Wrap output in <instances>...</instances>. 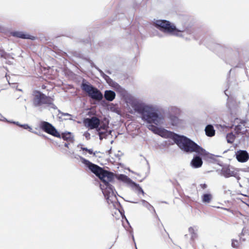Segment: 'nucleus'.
Instances as JSON below:
<instances>
[{
  "label": "nucleus",
  "instance_id": "f257e3e1",
  "mask_svg": "<svg viewBox=\"0 0 249 249\" xmlns=\"http://www.w3.org/2000/svg\"><path fill=\"white\" fill-rule=\"evenodd\" d=\"M112 87L131 106L136 112L141 115L142 121H146L149 123H154L156 124L162 123V116L158 112V108L155 105L146 104L136 99L128 94L117 83H114Z\"/></svg>",
  "mask_w": 249,
  "mask_h": 249
},
{
  "label": "nucleus",
  "instance_id": "f03ea898",
  "mask_svg": "<svg viewBox=\"0 0 249 249\" xmlns=\"http://www.w3.org/2000/svg\"><path fill=\"white\" fill-rule=\"evenodd\" d=\"M82 163L85 164L89 169L101 180L100 187L105 197L112 202L116 200V198L113 192V187L111 184L114 179L113 173L106 170L103 168L92 163L88 160L79 156Z\"/></svg>",
  "mask_w": 249,
  "mask_h": 249
},
{
  "label": "nucleus",
  "instance_id": "7ed1b4c3",
  "mask_svg": "<svg viewBox=\"0 0 249 249\" xmlns=\"http://www.w3.org/2000/svg\"><path fill=\"white\" fill-rule=\"evenodd\" d=\"M206 46L216 52L226 63L232 66H236L239 63L241 53V49L239 47L222 45L213 42L206 44Z\"/></svg>",
  "mask_w": 249,
  "mask_h": 249
},
{
  "label": "nucleus",
  "instance_id": "20e7f679",
  "mask_svg": "<svg viewBox=\"0 0 249 249\" xmlns=\"http://www.w3.org/2000/svg\"><path fill=\"white\" fill-rule=\"evenodd\" d=\"M167 136L174 141L178 146L186 153L196 152L201 156H207L209 153L195 142L184 135H180L173 132Z\"/></svg>",
  "mask_w": 249,
  "mask_h": 249
},
{
  "label": "nucleus",
  "instance_id": "39448f33",
  "mask_svg": "<svg viewBox=\"0 0 249 249\" xmlns=\"http://www.w3.org/2000/svg\"><path fill=\"white\" fill-rule=\"evenodd\" d=\"M32 104L33 107L39 112L46 109H57V107L53 104V98L38 90H35L33 92Z\"/></svg>",
  "mask_w": 249,
  "mask_h": 249
},
{
  "label": "nucleus",
  "instance_id": "423d86ee",
  "mask_svg": "<svg viewBox=\"0 0 249 249\" xmlns=\"http://www.w3.org/2000/svg\"><path fill=\"white\" fill-rule=\"evenodd\" d=\"M154 24L155 26L161 32L177 36H182L180 33L189 35L193 33L192 29L187 27H182L181 29H179L166 20H157Z\"/></svg>",
  "mask_w": 249,
  "mask_h": 249
},
{
  "label": "nucleus",
  "instance_id": "0eeeda50",
  "mask_svg": "<svg viewBox=\"0 0 249 249\" xmlns=\"http://www.w3.org/2000/svg\"><path fill=\"white\" fill-rule=\"evenodd\" d=\"M81 88L92 99L99 102L103 99V95L101 91L84 79L82 82Z\"/></svg>",
  "mask_w": 249,
  "mask_h": 249
},
{
  "label": "nucleus",
  "instance_id": "6e6552de",
  "mask_svg": "<svg viewBox=\"0 0 249 249\" xmlns=\"http://www.w3.org/2000/svg\"><path fill=\"white\" fill-rule=\"evenodd\" d=\"M157 108L158 112L163 117V121H162V123H161L160 124H154V123H149L146 121H143L144 122H146L149 125L148 126V128L151 130L152 132H153L155 134H157L159 135H160L162 138H165V139H170V137H167V136H168V135H170V133H173V132L170 131L169 130H166L164 128H160L157 127L156 126L152 124H154L156 125H160L163 124L164 121V118L163 117V115L160 112V110H159V108L157 106H155Z\"/></svg>",
  "mask_w": 249,
  "mask_h": 249
},
{
  "label": "nucleus",
  "instance_id": "1a4fd4ad",
  "mask_svg": "<svg viewBox=\"0 0 249 249\" xmlns=\"http://www.w3.org/2000/svg\"><path fill=\"white\" fill-rule=\"evenodd\" d=\"M40 128L44 132L57 138H60V133L50 123L46 121L41 122Z\"/></svg>",
  "mask_w": 249,
  "mask_h": 249
},
{
  "label": "nucleus",
  "instance_id": "9d476101",
  "mask_svg": "<svg viewBox=\"0 0 249 249\" xmlns=\"http://www.w3.org/2000/svg\"><path fill=\"white\" fill-rule=\"evenodd\" d=\"M100 122L99 119L95 116L92 117L91 118H85L83 120L85 126L90 129L98 128L99 125H100Z\"/></svg>",
  "mask_w": 249,
  "mask_h": 249
},
{
  "label": "nucleus",
  "instance_id": "9b49d317",
  "mask_svg": "<svg viewBox=\"0 0 249 249\" xmlns=\"http://www.w3.org/2000/svg\"><path fill=\"white\" fill-rule=\"evenodd\" d=\"M108 127L107 124H104L100 126H99L98 128H96V130L98 132L99 138L101 140L103 138H106L108 135L111 134V131L109 132H108L107 131Z\"/></svg>",
  "mask_w": 249,
  "mask_h": 249
},
{
  "label": "nucleus",
  "instance_id": "f8f14e48",
  "mask_svg": "<svg viewBox=\"0 0 249 249\" xmlns=\"http://www.w3.org/2000/svg\"><path fill=\"white\" fill-rule=\"evenodd\" d=\"M10 35L14 37L21 39H28L34 40L36 38L34 36L22 31H12L10 32Z\"/></svg>",
  "mask_w": 249,
  "mask_h": 249
},
{
  "label": "nucleus",
  "instance_id": "ddd939ff",
  "mask_svg": "<svg viewBox=\"0 0 249 249\" xmlns=\"http://www.w3.org/2000/svg\"><path fill=\"white\" fill-rule=\"evenodd\" d=\"M200 154H197L194 155L190 163L191 166L193 168H198L202 166L203 161L202 158L200 157Z\"/></svg>",
  "mask_w": 249,
  "mask_h": 249
},
{
  "label": "nucleus",
  "instance_id": "4468645a",
  "mask_svg": "<svg viewBox=\"0 0 249 249\" xmlns=\"http://www.w3.org/2000/svg\"><path fill=\"white\" fill-rule=\"evenodd\" d=\"M236 158L238 161L244 162L249 159V155L246 150H239L236 154Z\"/></svg>",
  "mask_w": 249,
  "mask_h": 249
},
{
  "label": "nucleus",
  "instance_id": "2eb2a0df",
  "mask_svg": "<svg viewBox=\"0 0 249 249\" xmlns=\"http://www.w3.org/2000/svg\"><path fill=\"white\" fill-rule=\"evenodd\" d=\"M197 231L198 228L196 226L190 227L188 228V232L191 236V244L197 238Z\"/></svg>",
  "mask_w": 249,
  "mask_h": 249
},
{
  "label": "nucleus",
  "instance_id": "dca6fc26",
  "mask_svg": "<svg viewBox=\"0 0 249 249\" xmlns=\"http://www.w3.org/2000/svg\"><path fill=\"white\" fill-rule=\"evenodd\" d=\"M13 54L8 53L5 52L3 49L2 46L0 44V57L3 58L5 59L8 60L6 62L7 64H11L12 62L9 60L10 59H14V57L12 56Z\"/></svg>",
  "mask_w": 249,
  "mask_h": 249
},
{
  "label": "nucleus",
  "instance_id": "f3484780",
  "mask_svg": "<svg viewBox=\"0 0 249 249\" xmlns=\"http://www.w3.org/2000/svg\"><path fill=\"white\" fill-rule=\"evenodd\" d=\"M115 92L111 90H107L105 91L104 97L109 102L112 101L115 98Z\"/></svg>",
  "mask_w": 249,
  "mask_h": 249
},
{
  "label": "nucleus",
  "instance_id": "a211bd4d",
  "mask_svg": "<svg viewBox=\"0 0 249 249\" xmlns=\"http://www.w3.org/2000/svg\"><path fill=\"white\" fill-rule=\"evenodd\" d=\"M221 174L225 178H229L235 175L234 172L231 171L229 167H223L221 170Z\"/></svg>",
  "mask_w": 249,
  "mask_h": 249
},
{
  "label": "nucleus",
  "instance_id": "6ab92c4d",
  "mask_svg": "<svg viewBox=\"0 0 249 249\" xmlns=\"http://www.w3.org/2000/svg\"><path fill=\"white\" fill-rule=\"evenodd\" d=\"M113 191L114 195L116 198V200L114 201V202H112L110 200L107 199V198L106 197H105L107 199V202L108 203V204H112V205L114 208L118 209V210H119V211H120V210H119V208L121 207V204H120V202L118 201V199H117V196L116 195V194H117V192L116 191L115 189H114V187L113 186Z\"/></svg>",
  "mask_w": 249,
  "mask_h": 249
},
{
  "label": "nucleus",
  "instance_id": "aec40b11",
  "mask_svg": "<svg viewBox=\"0 0 249 249\" xmlns=\"http://www.w3.org/2000/svg\"><path fill=\"white\" fill-rule=\"evenodd\" d=\"M61 137L60 138L63 139L64 141L73 142V136L72 134L70 132H65L62 133L60 135Z\"/></svg>",
  "mask_w": 249,
  "mask_h": 249
},
{
  "label": "nucleus",
  "instance_id": "412c9836",
  "mask_svg": "<svg viewBox=\"0 0 249 249\" xmlns=\"http://www.w3.org/2000/svg\"><path fill=\"white\" fill-rule=\"evenodd\" d=\"M206 135L209 137H212L215 134V130L213 125L211 124L207 125L205 129Z\"/></svg>",
  "mask_w": 249,
  "mask_h": 249
},
{
  "label": "nucleus",
  "instance_id": "4be33fe9",
  "mask_svg": "<svg viewBox=\"0 0 249 249\" xmlns=\"http://www.w3.org/2000/svg\"><path fill=\"white\" fill-rule=\"evenodd\" d=\"M213 199L212 195L210 193L204 194L201 196V200L203 203H209Z\"/></svg>",
  "mask_w": 249,
  "mask_h": 249
},
{
  "label": "nucleus",
  "instance_id": "5701e85b",
  "mask_svg": "<svg viewBox=\"0 0 249 249\" xmlns=\"http://www.w3.org/2000/svg\"><path fill=\"white\" fill-rule=\"evenodd\" d=\"M118 179L120 180H121L125 183L130 184V185L133 183V181H132L129 178H128L127 176L121 174L118 177Z\"/></svg>",
  "mask_w": 249,
  "mask_h": 249
},
{
  "label": "nucleus",
  "instance_id": "b1692460",
  "mask_svg": "<svg viewBox=\"0 0 249 249\" xmlns=\"http://www.w3.org/2000/svg\"><path fill=\"white\" fill-rule=\"evenodd\" d=\"M245 125L243 123H240V124L235 125L234 128V131L237 134L241 133H243L246 130V128L244 127Z\"/></svg>",
  "mask_w": 249,
  "mask_h": 249
},
{
  "label": "nucleus",
  "instance_id": "393cba45",
  "mask_svg": "<svg viewBox=\"0 0 249 249\" xmlns=\"http://www.w3.org/2000/svg\"><path fill=\"white\" fill-rule=\"evenodd\" d=\"M141 202L144 207H146L150 212H153L155 214H156L155 210L149 202L143 199H142Z\"/></svg>",
  "mask_w": 249,
  "mask_h": 249
},
{
  "label": "nucleus",
  "instance_id": "a878e982",
  "mask_svg": "<svg viewBox=\"0 0 249 249\" xmlns=\"http://www.w3.org/2000/svg\"><path fill=\"white\" fill-rule=\"evenodd\" d=\"M131 187L135 188V190L137 191L138 194H139L140 193L142 194L143 195H144V192L142 187L139 185V184H137L135 182H133V183L131 185Z\"/></svg>",
  "mask_w": 249,
  "mask_h": 249
},
{
  "label": "nucleus",
  "instance_id": "bb28decb",
  "mask_svg": "<svg viewBox=\"0 0 249 249\" xmlns=\"http://www.w3.org/2000/svg\"><path fill=\"white\" fill-rule=\"evenodd\" d=\"M169 119L172 125L177 126L179 123V119L176 116L171 115Z\"/></svg>",
  "mask_w": 249,
  "mask_h": 249
},
{
  "label": "nucleus",
  "instance_id": "cd10ccee",
  "mask_svg": "<svg viewBox=\"0 0 249 249\" xmlns=\"http://www.w3.org/2000/svg\"><path fill=\"white\" fill-rule=\"evenodd\" d=\"M235 138V136L232 132L229 133L227 134L226 139L227 142L230 143H232L234 142Z\"/></svg>",
  "mask_w": 249,
  "mask_h": 249
},
{
  "label": "nucleus",
  "instance_id": "c85d7f7f",
  "mask_svg": "<svg viewBox=\"0 0 249 249\" xmlns=\"http://www.w3.org/2000/svg\"><path fill=\"white\" fill-rule=\"evenodd\" d=\"M104 79L106 81L107 83H108L109 85L113 87L114 83L116 82H114L112 79L110 78V77L107 75H104Z\"/></svg>",
  "mask_w": 249,
  "mask_h": 249
},
{
  "label": "nucleus",
  "instance_id": "c756f323",
  "mask_svg": "<svg viewBox=\"0 0 249 249\" xmlns=\"http://www.w3.org/2000/svg\"><path fill=\"white\" fill-rule=\"evenodd\" d=\"M104 79L106 81L107 83H108L109 85L113 87L114 83L116 82H114L112 79L110 78V77L107 75H104Z\"/></svg>",
  "mask_w": 249,
  "mask_h": 249
},
{
  "label": "nucleus",
  "instance_id": "7c9ffc66",
  "mask_svg": "<svg viewBox=\"0 0 249 249\" xmlns=\"http://www.w3.org/2000/svg\"><path fill=\"white\" fill-rule=\"evenodd\" d=\"M228 91V89H226L225 91H224V93L225 94V95L228 96V100H227V107L228 108V109L230 110H231L232 108H231V107L230 106V99L229 98V95L227 93V92Z\"/></svg>",
  "mask_w": 249,
  "mask_h": 249
},
{
  "label": "nucleus",
  "instance_id": "2f4dec72",
  "mask_svg": "<svg viewBox=\"0 0 249 249\" xmlns=\"http://www.w3.org/2000/svg\"><path fill=\"white\" fill-rule=\"evenodd\" d=\"M239 242L237 240L232 239L231 242V246L233 248H237L238 247Z\"/></svg>",
  "mask_w": 249,
  "mask_h": 249
},
{
  "label": "nucleus",
  "instance_id": "473e14b6",
  "mask_svg": "<svg viewBox=\"0 0 249 249\" xmlns=\"http://www.w3.org/2000/svg\"><path fill=\"white\" fill-rule=\"evenodd\" d=\"M20 127H22L25 129H28L29 131L32 132V128L27 124L20 125Z\"/></svg>",
  "mask_w": 249,
  "mask_h": 249
},
{
  "label": "nucleus",
  "instance_id": "72a5a7b5",
  "mask_svg": "<svg viewBox=\"0 0 249 249\" xmlns=\"http://www.w3.org/2000/svg\"><path fill=\"white\" fill-rule=\"evenodd\" d=\"M96 69L100 72L101 76L104 78V75H106L105 73L101 70L98 67H96Z\"/></svg>",
  "mask_w": 249,
  "mask_h": 249
},
{
  "label": "nucleus",
  "instance_id": "f704fd0d",
  "mask_svg": "<svg viewBox=\"0 0 249 249\" xmlns=\"http://www.w3.org/2000/svg\"><path fill=\"white\" fill-rule=\"evenodd\" d=\"M96 69L100 72L101 76L104 78V75H106L105 73L101 70L98 67H96Z\"/></svg>",
  "mask_w": 249,
  "mask_h": 249
},
{
  "label": "nucleus",
  "instance_id": "c9c22d12",
  "mask_svg": "<svg viewBox=\"0 0 249 249\" xmlns=\"http://www.w3.org/2000/svg\"><path fill=\"white\" fill-rule=\"evenodd\" d=\"M96 69L100 72L101 76L104 78V75H106L105 73L101 70L98 67H96Z\"/></svg>",
  "mask_w": 249,
  "mask_h": 249
},
{
  "label": "nucleus",
  "instance_id": "e433bc0d",
  "mask_svg": "<svg viewBox=\"0 0 249 249\" xmlns=\"http://www.w3.org/2000/svg\"><path fill=\"white\" fill-rule=\"evenodd\" d=\"M58 112H59V114H61L62 115V116H71V115L69 114V113H64V112H61L60 110H58Z\"/></svg>",
  "mask_w": 249,
  "mask_h": 249
},
{
  "label": "nucleus",
  "instance_id": "4c0bfd02",
  "mask_svg": "<svg viewBox=\"0 0 249 249\" xmlns=\"http://www.w3.org/2000/svg\"><path fill=\"white\" fill-rule=\"evenodd\" d=\"M88 152L89 154H93L94 156H95V152H93V150L92 149H89Z\"/></svg>",
  "mask_w": 249,
  "mask_h": 249
},
{
  "label": "nucleus",
  "instance_id": "58836bf2",
  "mask_svg": "<svg viewBox=\"0 0 249 249\" xmlns=\"http://www.w3.org/2000/svg\"><path fill=\"white\" fill-rule=\"evenodd\" d=\"M200 186L201 187V188L203 189H206L207 187V185L205 183H203V184H200Z\"/></svg>",
  "mask_w": 249,
  "mask_h": 249
},
{
  "label": "nucleus",
  "instance_id": "ea45409f",
  "mask_svg": "<svg viewBox=\"0 0 249 249\" xmlns=\"http://www.w3.org/2000/svg\"><path fill=\"white\" fill-rule=\"evenodd\" d=\"M89 62L90 64V66L91 67H94L96 69V67L97 66L94 64V63L91 60H89Z\"/></svg>",
  "mask_w": 249,
  "mask_h": 249
},
{
  "label": "nucleus",
  "instance_id": "a19ab883",
  "mask_svg": "<svg viewBox=\"0 0 249 249\" xmlns=\"http://www.w3.org/2000/svg\"><path fill=\"white\" fill-rule=\"evenodd\" d=\"M10 122L12 123H13L14 124H16V125H18L19 126H20V125H21V124H20V123L18 122H14V121H13V122Z\"/></svg>",
  "mask_w": 249,
  "mask_h": 249
},
{
  "label": "nucleus",
  "instance_id": "79ce46f5",
  "mask_svg": "<svg viewBox=\"0 0 249 249\" xmlns=\"http://www.w3.org/2000/svg\"><path fill=\"white\" fill-rule=\"evenodd\" d=\"M81 149L83 150V151H88V150L89 149L87 148V147H81Z\"/></svg>",
  "mask_w": 249,
  "mask_h": 249
},
{
  "label": "nucleus",
  "instance_id": "37998d69",
  "mask_svg": "<svg viewBox=\"0 0 249 249\" xmlns=\"http://www.w3.org/2000/svg\"><path fill=\"white\" fill-rule=\"evenodd\" d=\"M231 86V84L230 83V80H228V89H229Z\"/></svg>",
  "mask_w": 249,
  "mask_h": 249
},
{
  "label": "nucleus",
  "instance_id": "c03bdc74",
  "mask_svg": "<svg viewBox=\"0 0 249 249\" xmlns=\"http://www.w3.org/2000/svg\"><path fill=\"white\" fill-rule=\"evenodd\" d=\"M89 136H90L89 134L87 133V134H86L85 137L87 139H89L88 137H89Z\"/></svg>",
  "mask_w": 249,
  "mask_h": 249
},
{
  "label": "nucleus",
  "instance_id": "a18cd8bd",
  "mask_svg": "<svg viewBox=\"0 0 249 249\" xmlns=\"http://www.w3.org/2000/svg\"><path fill=\"white\" fill-rule=\"evenodd\" d=\"M69 143H65L64 144V146L66 147H69Z\"/></svg>",
  "mask_w": 249,
  "mask_h": 249
},
{
  "label": "nucleus",
  "instance_id": "49530a36",
  "mask_svg": "<svg viewBox=\"0 0 249 249\" xmlns=\"http://www.w3.org/2000/svg\"><path fill=\"white\" fill-rule=\"evenodd\" d=\"M32 132H33V133H35V134H38V135H41L40 134H38V132H37L33 131L32 130Z\"/></svg>",
  "mask_w": 249,
  "mask_h": 249
},
{
  "label": "nucleus",
  "instance_id": "de8ad7c7",
  "mask_svg": "<svg viewBox=\"0 0 249 249\" xmlns=\"http://www.w3.org/2000/svg\"><path fill=\"white\" fill-rule=\"evenodd\" d=\"M106 72L108 74H111V72L109 71H107Z\"/></svg>",
  "mask_w": 249,
  "mask_h": 249
},
{
  "label": "nucleus",
  "instance_id": "09e8293b",
  "mask_svg": "<svg viewBox=\"0 0 249 249\" xmlns=\"http://www.w3.org/2000/svg\"><path fill=\"white\" fill-rule=\"evenodd\" d=\"M243 231H244V229H243L242 231V234H243V235H244V232H243Z\"/></svg>",
  "mask_w": 249,
  "mask_h": 249
},
{
  "label": "nucleus",
  "instance_id": "8fccbe9b",
  "mask_svg": "<svg viewBox=\"0 0 249 249\" xmlns=\"http://www.w3.org/2000/svg\"><path fill=\"white\" fill-rule=\"evenodd\" d=\"M184 236H185V237L187 238L188 237V235L187 234H185Z\"/></svg>",
  "mask_w": 249,
  "mask_h": 249
},
{
  "label": "nucleus",
  "instance_id": "3c124183",
  "mask_svg": "<svg viewBox=\"0 0 249 249\" xmlns=\"http://www.w3.org/2000/svg\"><path fill=\"white\" fill-rule=\"evenodd\" d=\"M132 238H133V240L134 241V237L133 235H132Z\"/></svg>",
  "mask_w": 249,
  "mask_h": 249
},
{
  "label": "nucleus",
  "instance_id": "603ef678",
  "mask_svg": "<svg viewBox=\"0 0 249 249\" xmlns=\"http://www.w3.org/2000/svg\"><path fill=\"white\" fill-rule=\"evenodd\" d=\"M95 152V155H96L97 153H98L97 151H96Z\"/></svg>",
  "mask_w": 249,
  "mask_h": 249
},
{
  "label": "nucleus",
  "instance_id": "864d4df0",
  "mask_svg": "<svg viewBox=\"0 0 249 249\" xmlns=\"http://www.w3.org/2000/svg\"><path fill=\"white\" fill-rule=\"evenodd\" d=\"M111 150V149H110L109 150V152H110Z\"/></svg>",
  "mask_w": 249,
  "mask_h": 249
},
{
  "label": "nucleus",
  "instance_id": "5fc2aeb1",
  "mask_svg": "<svg viewBox=\"0 0 249 249\" xmlns=\"http://www.w3.org/2000/svg\"><path fill=\"white\" fill-rule=\"evenodd\" d=\"M4 120H6V121H7V122H8V121L6 119V118H4Z\"/></svg>",
  "mask_w": 249,
  "mask_h": 249
},
{
  "label": "nucleus",
  "instance_id": "6e6d98bb",
  "mask_svg": "<svg viewBox=\"0 0 249 249\" xmlns=\"http://www.w3.org/2000/svg\"><path fill=\"white\" fill-rule=\"evenodd\" d=\"M43 137H45V136L44 135H42Z\"/></svg>",
  "mask_w": 249,
  "mask_h": 249
}]
</instances>
